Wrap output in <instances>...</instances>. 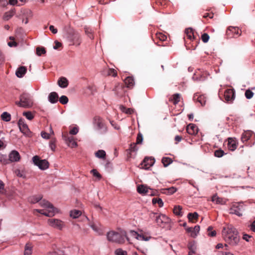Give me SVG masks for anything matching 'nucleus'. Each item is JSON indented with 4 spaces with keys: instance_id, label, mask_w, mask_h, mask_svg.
<instances>
[{
    "instance_id": "4be33fe9",
    "label": "nucleus",
    "mask_w": 255,
    "mask_h": 255,
    "mask_svg": "<svg viewBox=\"0 0 255 255\" xmlns=\"http://www.w3.org/2000/svg\"><path fill=\"white\" fill-rule=\"evenodd\" d=\"M212 201L216 203L217 204H224L226 201L224 199L218 197L217 195H214L212 197Z\"/></svg>"
},
{
    "instance_id": "c03bdc74",
    "label": "nucleus",
    "mask_w": 255,
    "mask_h": 255,
    "mask_svg": "<svg viewBox=\"0 0 255 255\" xmlns=\"http://www.w3.org/2000/svg\"><path fill=\"white\" fill-rule=\"evenodd\" d=\"M85 32L86 34L91 39L94 38V36L93 35V32L91 29L88 27H85Z\"/></svg>"
},
{
    "instance_id": "8fccbe9b",
    "label": "nucleus",
    "mask_w": 255,
    "mask_h": 255,
    "mask_svg": "<svg viewBox=\"0 0 255 255\" xmlns=\"http://www.w3.org/2000/svg\"><path fill=\"white\" fill-rule=\"evenodd\" d=\"M68 101H69L68 98L66 96H64V95L62 96L59 98L60 103L63 105H65V104H67V103L68 102Z\"/></svg>"
},
{
    "instance_id": "e433bc0d",
    "label": "nucleus",
    "mask_w": 255,
    "mask_h": 255,
    "mask_svg": "<svg viewBox=\"0 0 255 255\" xmlns=\"http://www.w3.org/2000/svg\"><path fill=\"white\" fill-rule=\"evenodd\" d=\"M152 202L153 204H157L159 207H162L163 206V202L161 198H154L152 199Z\"/></svg>"
},
{
    "instance_id": "864d4df0",
    "label": "nucleus",
    "mask_w": 255,
    "mask_h": 255,
    "mask_svg": "<svg viewBox=\"0 0 255 255\" xmlns=\"http://www.w3.org/2000/svg\"><path fill=\"white\" fill-rule=\"evenodd\" d=\"M121 110L127 114H132L133 113V110L130 108H126V107H122Z\"/></svg>"
},
{
    "instance_id": "bf43d9fd",
    "label": "nucleus",
    "mask_w": 255,
    "mask_h": 255,
    "mask_svg": "<svg viewBox=\"0 0 255 255\" xmlns=\"http://www.w3.org/2000/svg\"><path fill=\"white\" fill-rule=\"evenodd\" d=\"M108 74L109 75L112 76L113 77H116L117 76V72L114 69H109Z\"/></svg>"
},
{
    "instance_id": "603ef678",
    "label": "nucleus",
    "mask_w": 255,
    "mask_h": 255,
    "mask_svg": "<svg viewBox=\"0 0 255 255\" xmlns=\"http://www.w3.org/2000/svg\"><path fill=\"white\" fill-rule=\"evenodd\" d=\"M14 173L15 175L18 177L22 178L25 177V174L23 171H21L20 170L17 169L14 171Z\"/></svg>"
},
{
    "instance_id": "69168bd1",
    "label": "nucleus",
    "mask_w": 255,
    "mask_h": 255,
    "mask_svg": "<svg viewBox=\"0 0 255 255\" xmlns=\"http://www.w3.org/2000/svg\"><path fill=\"white\" fill-rule=\"evenodd\" d=\"M136 144V143H132L130 144L129 150L133 152V151H135L137 150Z\"/></svg>"
},
{
    "instance_id": "0eeeda50",
    "label": "nucleus",
    "mask_w": 255,
    "mask_h": 255,
    "mask_svg": "<svg viewBox=\"0 0 255 255\" xmlns=\"http://www.w3.org/2000/svg\"><path fill=\"white\" fill-rule=\"evenodd\" d=\"M32 160L34 164L42 170H45L49 167V163L45 159H40L39 157L35 155L33 157Z\"/></svg>"
},
{
    "instance_id": "393cba45",
    "label": "nucleus",
    "mask_w": 255,
    "mask_h": 255,
    "mask_svg": "<svg viewBox=\"0 0 255 255\" xmlns=\"http://www.w3.org/2000/svg\"><path fill=\"white\" fill-rule=\"evenodd\" d=\"M149 190H151V189L143 185L138 186L137 188V192L140 194H147L149 192Z\"/></svg>"
},
{
    "instance_id": "4468645a",
    "label": "nucleus",
    "mask_w": 255,
    "mask_h": 255,
    "mask_svg": "<svg viewBox=\"0 0 255 255\" xmlns=\"http://www.w3.org/2000/svg\"><path fill=\"white\" fill-rule=\"evenodd\" d=\"M93 124L97 129H104L106 131V128L103 120L99 117H95L93 120Z\"/></svg>"
},
{
    "instance_id": "9b49d317",
    "label": "nucleus",
    "mask_w": 255,
    "mask_h": 255,
    "mask_svg": "<svg viewBox=\"0 0 255 255\" xmlns=\"http://www.w3.org/2000/svg\"><path fill=\"white\" fill-rule=\"evenodd\" d=\"M62 137L69 147L74 148L77 146V143L74 140V137L69 136L67 132L62 134Z\"/></svg>"
},
{
    "instance_id": "de8ad7c7",
    "label": "nucleus",
    "mask_w": 255,
    "mask_h": 255,
    "mask_svg": "<svg viewBox=\"0 0 255 255\" xmlns=\"http://www.w3.org/2000/svg\"><path fill=\"white\" fill-rule=\"evenodd\" d=\"M224 151L222 149H220L215 151L214 155L217 157H221L224 155Z\"/></svg>"
},
{
    "instance_id": "20e7f679",
    "label": "nucleus",
    "mask_w": 255,
    "mask_h": 255,
    "mask_svg": "<svg viewBox=\"0 0 255 255\" xmlns=\"http://www.w3.org/2000/svg\"><path fill=\"white\" fill-rule=\"evenodd\" d=\"M64 30L68 35L69 40L72 45L79 46L82 42L80 34L75 30L70 25L65 26Z\"/></svg>"
},
{
    "instance_id": "cd10ccee",
    "label": "nucleus",
    "mask_w": 255,
    "mask_h": 255,
    "mask_svg": "<svg viewBox=\"0 0 255 255\" xmlns=\"http://www.w3.org/2000/svg\"><path fill=\"white\" fill-rule=\"evenodd\" d=\"M58 84L61 88H66L68 85V81L66 78L61 77L58 80Z\"/></svg>"
},
{
    "instance_id": "3c124183",
    "label": "nucleus",
    "mask_w": 255,
    "mask_h": 255,
    "mask_svg": "<svg viewBox=\"0 0 255 255\" xmlns=\"http://www.w3.org/2000/svg\"><path fill=\"white\" fill-rule=\"evenodd\" d=\"M253 96L254 93L251 90L248 89L246 91L245 96L247 99H250L253 97Z\"/></svg>"
},
{
    "instance_id": "f704fd0d",
    "label": "nucleus",
    "mask_w": 255,
    "mask_h": 255,
    "mask_svg": "<svg viewBox=\"0 0 255 255\" xmlns=\"http://www.w3.org/2000/svg\"><path fill=\"white\" fill-rule=\"evenodd\" d=\"M173 162L170 157H164L162 159V163L164 167H167Z\"/></svg>"
},
{
    "instance_id": "a878e982",
    "label": "nucleus",
    "mask_w": 255,
    "mask_h": 255,
    "mask_svg": "<svg viewBox=\"0 0 255 255\" xmlns=\"http://www.w3.org/2000/svg\"><path fill=\"white\" fill-rule=\"evenodd\" d=\"M125 84L128 88L133 87L134 84V80L131 77H128L125 80Z\"/></svg>"
},
{
    "instance_id": "f8f14e48",
    "label": "nucleus",
    "mask_w": 255,
    "mask_h": 255,
    "mask_svg": "<svg viewBox=\"0 0 255 255\" xmlns=\"http://www.w3.org/2000/svg\"><path fill=\"white\" fill-rule=\"evenodd\" d=\"M153 217L156 218V222L158 225L161 226L162 224L168 223L170 221V219L165 215H157L156 213H153Z\"/></svg>"
},
{
    "instance_id": "5fc2aeb1",
    "label": "nucleus",
    "mask_w": 255,
    "mask_h": 255,
    "mask_svg": "<svg viewBox=\"0 0 255 255\" xmlns=\"http://www.w3.org/2000/svg\"><path fill=\"white\" fill-rule=\"evenodd\" d=\"M116 255H127V252L121 249H118L115 251Z\"/></svg>"
},
{
    "instance_id": "79ce46f5",
    "label": "nucleus",
    "mask_w": 255,
    "mask_h": 255,
    "mask_svg": "<svg viewBox=\"0 0 255 255\" xmlns=\"http://www.w3.org/2000/svg\"><path fill=\"white\" fill-rule=\"evenodd\" d=\"M45 53H46V50L44 47H38L36 48V54L38 56H41Z\"/></svg>"
},
{
    "instance_id": "39448f33",
    "label": "nucleus",
    "mask_w": 255,
    "mask_h": 255,
    "mask_svg": "<svg viewBox=\"0 0 255 255\" xmlns=\"http://www.w3.org/2000/svg\"><path fill=\"white\" fill-rule=\"evenodd\" d=\"M15 104L20 107L30 108L33 105V101L30 94L23 93L19 96V101H16Z\"/></svg>"
},
{
    "instance_id": "dca6fc26",
    "label": "nucleus",
    "mask_w": 255,
    "mask_h": 255,
    "mask_svg": "<svg viewBox=\"0 0 255 255\" xmlns=\"http://www.w3.org/2000/svg\"><path fill=\"white\" fill-rule=\"evenodd\" d=\"M9 163L10 162H17L19 160L20 156L19 153L16 150H12L9 154Z\"/></svg>"
},
{
    "instance_id": "b1692460",
    "label": "nucleus",
    "mask_w": 255,
    "mask_h": 255,
    "mask_svg": "<svg viewBox=\"0 0 255 255\" xmlns=\"http://www.w3.org/2000/svg\"><path fill=\"white\" fill-rule=\"evenodd\" d=\"M187 217L189 222L195 223L198 219L199 215L196 212H194L193 213H189L188 214Z\"/></svg>"
},
{
    "instance_id": "bb28decb",
    "label": "nucleus",
    "mask_w": 255,
    "mask_h": 255,
    "mask_svg": "<svg viewBox=\"0 0 255 255\" xmlns=\"http://www.w3.org/2000/svg\"><path fill=\"white\" fill-rule=\"evenodd\" d=\"M185 34L188 39L192 40L195 39V35L193 32V29L191 28H188L185 29Z\"/></svg>"
},
{
    "instance_id": "0e129e2a",
    "label": "nucleus",
    "mask_w": 255,
    "mask_h": 255,
    "mask_svg": "<svg viewBox=\"0 0 255 255\" xmlns=\"http://www.w3.org/2000/svg\"><path fill=\"white\" fill-rule=\"evenodd\" d=\"M78 132V128L77 127L73 128L70 131V133L72 135L76 134Z\"/></svg>"
},
{
    "instance_id": "5701e85b",
    "label": "nucleus",
    "mask_w": 255,
    "mask_h": 255,
    "mask_svg": "<svg viewBox=\"0 0 255 255\" xmlns=\"http://www.w3.org/2000/svg\"><path fill=\"white\" fill-rule=\"evenodd\" d=\"M252 134H253V133L250 130L244 131L242 135V137H241L242 141L243 142L245 141H247L250 138V137L252 136Z\"/></svg>"
},
{
    "instance_id": "a211bd4d",
    "label": "nucleus",
    "mask_w": 255,
    "mask_h": 255,
    "mask_svg": "<svg viewBox=\"0 0 255 255\" xmlns=\"http://www.w3.org/2000/svg\"><path fill=\"white\" fill-rule=\"evenodd\" d=\"M186 231L187 233H190V236L192 238H195L200 231V226H195L194 228L192 227L187 228Z\"/></svg>"
},
{
    "instance_id": "a18cd8bd",
    "label": "nucleus",
    "mask_w": 255,
    "mask_h": 255,
    "mask_svg": "<svg viewBox=\"0 0 255 255\" xmlns=\"http://www.w3.org/2000/svg\"><path fill=\"white\" fill-rule=\"evenodd\" d=\"M156 37L159 40L161 41H164L166 40L167 37L165 35L162 34V33L159 32L156 34Z\"/></svg>"
},
{
    "instance_id": "6e6552de",
    "label": "nucleus",
    "mask_w": 255,
    "mask_h": 255,
    "mask_svg": "<svg viewBox=\"0 0 255 255\" xmlns=\"http://www.w3.org/2000/svg\"><path fill=\"white\" fill-rule=\"evenodd\" d=\"M18 126L20 131L24 135L30 136L31 132L28 127V126L25 124L24 121L22 119H20L18 122Z\"/></svg>"
},
{
    "instance_id": "ddd939ff",
    "label": "nucleus",
    "mask_w": 255,
    "mask_h": 255,
    "mask_svg": "<svg viewBox=\"0 0 255 255\" xmlns=\"http://www.w3.org/2000/svg\"><path fill=\"white\" fill-rule=\"evenodd\" d=\"M155 162L153 158L146 157L140 163L141 168L145 169H148Z\"/></svg>"
},
{
    "instance_id": "f257e3e1",
    "label": "nucleus",
    "mask_w": 255,
    "mask_h": 255,
    "mask_svg": "<svg viewBox=\"0 0 255 255\" xmlns=\"http://www.w3.org/2000/svg\"><path fill=\"white\" fill-rule=\"evenodd\" d=\"M42 196L41 195H34L29 197L28 201L32 204L39 202V205L43 207V209H35L34 212H37L47 217H52L54 216L56 213H57L58 210L55 208L53 205L48 201L45 200H41Z\"/></svg>"
},
{
    "instance_id": "49530a36",
    "label": "nucleus",
    "mask_w": 255,
    "mask_h": 255,
    "mask_svg": "<svg viewBox=\"0 0 255 255\" xmlns=\"http://www.w3.org/2000/svg\"><path fill=\"white\" fill-rule=\"evenodd\" d=\"M23 115L29 120H31L34 118V115L31 112H24L23 113Z\"/></svg>"
},
{
    "instance_id": "f3484780",
    "label": "nucleus",
    "mask_w": 255,
    "mask_h": 255,
    "mask_svg": "<svg viewBox=\"0 0 255 255\" xmlns=\"http://www.w3.org/2000/svg\"><path fill=\"white\" fill-rule=\"evenodd\" d=\"M186 130L189 134L195 135L198 132V128L195 125L190 124L187 126Z\"/></svg>"
},
{
    "instance_id": "9d476101",
    "label": "nucleus",
    "mask_w": 255,
    "mask_h": 255,
    "mask_svg": "<svg viewBox=\"0 0 255 255\" xmlns=\"http://www.w3.org/2000/svg\"><path fill=\"white\" fill-rule=\"evenodd\" d=\"M240 35L239 28L237 27L229 26L226 30V35L228 38L238 37Z\"/></svg>"
},
{
    "instance_id": "c85d7f7f",
    "label": "nucleus",
    "mask_w": 255,
    "mask_h": 255,
    "mask_svg": "<svg viewBox=\"0 0 255 255\" xmlns=\"http://www.w3.org/2000/svg\"><path fill=\"white\" fill-rule=\"evenodd\" d=\"M177 191V189L174 187H171L168 188H164L162 190V193L167 195L173 194Z\"/></svg>"
},
{
    "instance_id": "aec40b11",
    "label": "nucleus",
    "mask_w": 255,
    "mask_h": 255,
    "mask_svg": "<svg viewBox=\"0 0 255 255\" xmlns=\"http://www.w3.org/2000/svg\"><path fill=\"white\" fill-rule=\"evenodd\" d=\"M48 99L51 103L55 104L58 102L59 96L56 92H52L49 94Z\"/></svg>"
},
{
    "instance_id": "052dcab7",
    "label": "nucleus",
    "mask_w": 255,
    "mask_h": 255,
    "mask_svg": "<svg viewBox=\"0 0 255 255\" xmlns=\"http://www.w3.org/2000/svg\"><path fill=\"white\" fill-rule=\"evenodd\" d=\"M5 193L4 184L0 180V194H3Z\"/></svg>"
},
{
    "instance_id": "ea45409f",
    "label": "nucleus",
    "mask_w": 255,
    "mask_h": 255,
    "mask_svg": "<svg viewBox=\"0 0 255 255\" xmlns=\"http://www.w3.org/2000/svg\"><path fill=\"white\" fill-rule=\"evenodd\" d=\"M32 253V247L29 244H26L25 247L24 255H31Z\"/></svg>"
},
{
    "instance_id": "2eb2a0df",
    "label": "nucleus",
    "mask_w": 255,
    "mask_h": 255,
    "mask_svg": "<svg viewBox=\"0 0 255 255\" xmlns=\"http://www.w3.org/2000/svg\"><path fill=\"white\" fill-rule=\"evenodd\" d=\"M48 222L50 226H51L54 228H57L60 230L62 229L63 227V222L61 221L58 220V219H49Z\"/></svg>"
},
{
    "instance_id": "c9c22d12",
    "label": "nucleus",
    "mask_w": 255,
    "mask_h": 255,
    "mask_svg": "<svg viewBox=\"0 0 255 255\" xmlns=\"http://www.w3.org/2000/svg\"><path fill=\"white\" fill-rule=\"evenodd\" d=\"M106 152L103 150H99L95 153V155L96 157L102 159H105L106 157Z\"/></svg>"
},
{
    "instance_id": "412c9836",
    "label": "nucleus",
    "mask_w": 255,
    "mask_h": 255,
    "mask_svg": "<svg viewBox=\"0 0 255 255\" xmlns=\"http://www.w3.org/2000/svg\"><path fill=\"white\" fill-rule=\"evenodd\" d=\"M27 71V68L25 66L19 67L16 71L15 74L18 78H22Z\"/></svg>"
},
{
    "instance_id": "473e14b6",
    "label": "nucleus",
    "mask_w": 255,
    "mask_h": 255,
    "mask_svg": "<svg viewBox=\"0 0 255 255\" xmlns=\"http://www.w3.org/2000/svg\"><path fill=\"white\" fill-rule=\"evenodd\" d=\"M132 235L135 237V238L140 241H148V239L147 237H145L143 235H139L137 232L135 231H131Z\"/></svg>"
},
{
    "instance_id": "6ab92c4d",
    "label": "nucleus",
    "mask_w": 255,
    "mask_h": 255,
    "mask_svg": "<svg viewBox=\"0 0 255 255\" xmlns=\"http://www.w3.org/2000/svg\"><path fill=\"white\" fill-rule=\"evenodd\" d=\"M228 140V148L230 150H235L238 146V142L235 138L229 137Z\"/></svg>"
},
{
    "instance_id": "c756f323",
    "label": "nucleus",
    "mask_w": 255,
    "mask_h": 255,
    "mask_svg": "<svg viewBox=\"0 0 255 255\" xmlns=\"http://www.w3.org/2000/svg\"><path fill=\"white\" fill-rule=\"evenodd\" d=\"M182 208L181 206L178 205V206H175L173 208V213L176 215L179 216H182L183 215V213L182 212Z\"/></svg>"
},
{
    "instance_id": "6e6d98bb",
    "label": "nucleus",
    "mask_w": 255,
    "mask_h": 255,
    "mask_svg": "<svg viewBox=\"0 0 255 255\" xmlns=\"http://www.w3.org/2000/svg\"><path fill=\"white\" fill-rule=\"evenodd\" d=\"M142 140H143L142 135L140 132H139L137 134V136L136 137V144H141L142 142Z\"/></svg>"
},
{
    "instance_id": "4d7b16f0",
    "label": "nucleus",
    "mask_w": 255,
    "mask_h": 255,
    "mask_svg": "<svg viewBox=\"0 0 255 255\" xmlns=\"http://www.w3.org/2000/svg\"><path fill=\"white\" fill-rule=\"evenodd\" d=\"M93 176L97 177L99 179H100L102 177L101 174L97 171L96 169H93L91 171Z\"/></svg>"
},
{
    "instance_id": "37998d69",
    "label": "nucleus",
    "mask_w": 255,
    "mask_h": 255,
    "mask_svg": "<svg viewBox=\"0 0 255 255\" xmlns=\"http://www.w3.org/2000/svg\"><path fill=\"white\" fill-rule=\"evenodd\" d=\"M208 235L210 237H215L216 235V232L213 230V227L209 226L207 229Z\"/></svg>"
},
{
    "instance_id": "58836bf2",
    "label": "nucleus",
    "mask_w": 255,
    "mask_h": 255,
    "mask_svg": "<svg viewBox=\"0 0 255 255\" xmlns=\"http://www.w3.org/2000/svg\"><path fill=\"white\" fill-rule=\"evenodd\" d=\"M0 162L3 164H7L9 163L8 158H7L6 155L0 153Z\"/></svg>"
},
{
    "instance_id": "7ed1b4c3",
    "label": "nucleus",
    "mask_w": 255,
    "mask_h": 255,
    "mask_svg": "<svg viewBox=\"0 0 255 255\" xmlns=\"http://www.w3.org/2000/svg\"><path fill=\"white\" fill-rule=\"evenodd\" d=\"M107 239L109 241L119 244H123L125 242V239L128 240L127 233L124 230L118 232L111 231L107 234Z\"/></svg>"
},
{
    "instance_id": "4c0bfd02",
    "label": "nucleus",
    "mask_w": 255,
    "mask_h": 255,
    "mask_svg": "<svg viewBox=\"0 0 255 255\" xmlns=\"http://www.w3.org/2000/svg\"><path fill=\"white\" fill-rule=\"evenodd\" d=\"M81 214L82 213L80 211L75 210L71 211L70 216L73 218H77L80 216Z\"/></svg>"
},
{
    "instance_id": "680f3d73",
    "label": "nucleus",
    "mask_w": 255,
    "mask_h": 255,
    "mask_svg": "<svg viewBox=\"0 0 255 255\" xmlns=\"http://www.w3.org/2000/svg\"><path fill=\"white\" fill-rule=\"evenodd\" d=\"M188 248L189 250V251H195L196 249V247L195 246L194 242H190L189 243L188 245Z\"/></svg>"
},
{
    "instance_id": "13d9d810",
    "label": "nucleus",
    "mask_w": 255,
    "mask_h": 255,
    "mask_svg": "<svg viewBox=\"0 0 255 255\" xmlns=\"http://www.w3.org/2000/svg\"><path fill=\"white\" fill-rule=\"evenodd\" d=\"M201 39L204 43H206L209 39V36L207 33H204L202 35Z\"/></svg>"
},
{
    "instance_id": "7c9ffc66",
    "label": "nucleus",
    "mask_w": 255,
    "mask_h": 255,
    "mask_svg": "<svg viewBox=\"0 0 255 255\" xmlns=\"http://www.w3.org/2000/svg\"><path fill=\"white\" fill-rule=\"evenodd\" d=\"M180 98H181V96L179 94H175L172 96V97L171 98V99H170V101H171L173 102V103L174 104V105H175L177 104L178 103V102L180 101Z\"/></svg>"
},
{
    "instance_id": "2f4dec72",
    "label": "nucleus",
    "mask_w": 255,
    "mask_h": 255,
    "mask_svg": "<svg viewBox=\"0 0 255 255\" xmlns=\"http://www.w3.org/2000/svg\"><path fill=\"white\" fill-rule=\"evenodd\" d=\"M14 13L15 12L13 10H11L7 12H6L3 16V19L4 20H9L14 15Z\"/></svg>"
},
{
    "instance_id": "72a5a7b5",
    "label": "nucleus",
    "mask_w": 255,
    "mask_h": 255,
    "mask_svg": "<svg viewBox=\"0 0 255 255\" xmlns=\"http://www.w3.org/2000/svg\"><path fill=\"white\" fill-rule=\"evenodd\" d=\"M1 118L4 121L9 122L11 120V115L8 113L5 112L1 115Z\"/></svg>"
},
{
    "instance_id": "e2e57ef3",
    "label": "nucleus",
    "mask_w": 255,
    "mask_h": 255,
    "mask_svg": "<svg viewBox=\"0 0 255 255\" xmlns=\"http://www.w3.org/2000/svg\"><path fill=\"white\" fill-rule=\"evenodd\" d=\"M41 136L45 139H49L50 138V134L48 133L45 131H42L41 132Z\"/></svg>"
},
{
    "instance_id": "a19ab883",
    "label": "nucleus",
    "mask_w": 255,
    "mask_h": 255,
    "mask_svg": "<svg viewBox=\"0 0 255 255\" xmlns=\"http://www.w3.org/2000/svg\"><path fill=\"white\" fill-rule=\"evenodd\" d=\"M197 101L202 106H204L206 102V98L204 95H200L197 98Z\"/></svg>"
},
{
    "instance_id": "1a4fd4ad",
    "label": "nucleus",
    "mask_w": 255,
    "mask_h": 255,
    "mask_svg": "<svg viewBox=\"0 0 255 255\" xmlns=\"http://www.w3.org/2000/svg\"><path fill=\"white\" fill-rule=\"evenodd\" d=\"M225 102L228 103H232L235 99V92L234 89H228L225 91L224 93Z\"/></svg>"
},
{
    "instance_id": "423d86ee",
    "label": "nucleus",
    "mask_w": 255,
    "mask_h": 255,
    "mask_svg": "<svg viewBox=\"0 0 255 255\" xmlns=\"http://www.w3.org/2000/svg\"><path fill=\"white\" fill-rule=\"evenodd\" d=\"M244 210V205L242 203H236L232 205L230 209V213L235 214L239 217L242 216V212Z\"/></svg>"
},
{
    "instance_id": "338daca9",
    "label": "nucleus",
    "mask_w": 255,
    "mask_h": 255,
    "mask_svg": "<svg viewBox=\"0 0 255 255\" xmlns=\"http://www.w3.org/2000/svg\"><path fill=\"white\" fill-rule=\"evenodd\" d=\"M5 61V56L0 50V64L3 63Z\"/></svg>"
},
{
    "instance_id": "774afa93",
    "label": "nucleus",
    "mask_w": 255,
    "mask_h": 255,
    "mask_svg": "<svg viewBox=\"0 0 255 255\" xmlns=\"http://www.w3.org/2000/svg\"><path fill=\"white\" fill-rule=\"evenodd\" d=\"M62 44L61 42H59L57 41H55V45L54 46L53 48L55 49H58L59 48L61 47L62 46Z\"/></svg>"
},
{
    "instance_id": "09e8293b",
    "label": "nucleus",
    "mask_w": 255,
    "mask_h": 255,
    "mask_svg": "<svg viewBox=\"0 0 255 255\" xmlns=\"http://www.w3.org/2000/svg\"><path fill=\"white\" fill-rule=\"evenodd\" d=\"M56 139L55 138H52L49 142V146L52 151H55L56 148Z\"/></svg>"
},
{
    "instance_id": "f03ea898",
    "label": "nucleus",
    "mask_w": 255,
    "mask_h": 255,
    "mask_svg": "<svg viewBox=\"0 0 255 255\" xmlns=\"http://www.w3.org/2000/svg\"><path fill=\"white\" fill-rule=\"evenodd\" d=\"M222 236L225 242L231 246H236L239 243L238 232L232 225H228L223 228Z\"/></svg>"
}]
</instances>
